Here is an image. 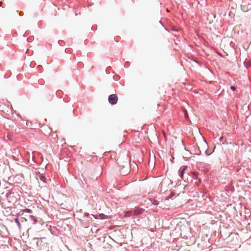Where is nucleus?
<instances>
[{"instance_id":"obj_1","label":"nucleus","mask_w":251,"mask_h":251,"mask_svg":"<svg viewBox=\"0 0 251 251\" xmlns=\"http://www.w3.org/2000/svg\"><path fill=\"white\" fill-rule=\"evenodd\" d=\"M124 164H120V172L121 175L126 176L129 173V169L128 163L126 162L123 163Z\"/></svg>"},{"instance_id":"obj_2","label":"nucleus","mask_w":251,"mask_h":251,"mask_svg":"<svg viewBox=\"0 0 251 251\" xmlns=\"http://www.w3.org/2000/svg\"><path fill=\"white\" fill-rule=\"evenodd\" d=\"M41 130L42 133L46 135H49L51 133V129L48 126L44 125L42 126Z\"/></svg>"},{"instance_id":"obj_3","label":"nucleus","mask_w":251,"mask_h":251,"mask_svg":"<svg viewBox=\"0 0 251 251\" xmlns=\"http://www.w3.org/2000/svg\"><path fill=\"white\" fill-rule=\"evenodd\" d=\"M118 97L115 94L110 95L108 97V101L111 104H115L118 101Z\"/></svg>"},{"instance_id":"obj_4","label":"nucleus","mask_w":251,"mask_h":251,"mask_svg":"<svg viewBox=\"0 0 251 251\" xmlns=\"http://www.w3.org/2000/svg\"><path fill=\"white\" fill-rule=\"evenodd\" d=\"M36 244L37 246L39 247V249L40 250L45 249L47 246V244L46 243H43V241L41 239H37Z\"/></svg>"},{"instance_id":"obj_5","label":"nucleus","mask_w":251,"mask_h":251,"mask_svg":"<svg viewBox=\"0 0 251 251\" xmlns=\"http://www.w3.org/2000/svg\"><path fill=\"white\" fill-rule=\"evenodd\" d=\"M145 211V209L140 207H136L133 210L134 215H138L142 214Z\"/></svg>"},{"instance_id":"obj_6","label":"nucleus","mask_w":251,"mask_h":251,"mask_svg":"<svg viewBox=\"0 0 251 251\" xmlns=\"http://www.w3.org/2000/svg\"><path fill=\"white\" fill-rule=\"evenodd\" d=\"M187 169V166H183L180 168V169L179 170V171H180L179 175H180V177H181L182 178H183V175L184 174V172L185 171V170Z\"/></svg>"},{"instance_id":"obj_7","label":"nucleus","mask_w":251,"mask_h":251,"mask_svg":"<svg viewBox=\"0 0 251 251\" xmlns=\"http://www.w3.org/2000/svg\"><path fill=\"white\" fill-rule=\"evenodd\" d=\"M40 179L44 182H46V177L45 176L40 175L39 176Z\"/></svg>"},{"instance_id":"obj_8","label":"nucleus","mask_w":251,"mask_h":251,"mask_svg":"<svg viewBox=\"0 0 251 251\" xmlns=\"http://www.w3.org/2000/svg\"><path fill=\"white\" fill-rule=\"evenodd\" d=\"M199 136L202 139V143L204 145V146H206V143H205V142L204 141L203 139V137H202L201 135L200 134V133H199Z\"/></svg>"},{"instance_id":"obj_9","label":"nucleus","mask_w":251,"mask_h":251,"mask_svg":"<svg viewBox=\"0 0 251 251\" xmlns=\"http://www.w3.org/2000/svg\"><path fill=\"white\" fill-rule=\"evenodd\" d=\"M183 112L184 113L185 118L186 119H188V113H187V110L186 109H184L183 110Z\"/></svg>"},{"instance_id":"obj_10","label":"nucleus","mask_w":251,"mask_h":251,"mask_svg":"<svg viewBox=\"0 0 251 251\" xmlns=\"http://www.w3.org/2000/svg\"><path fill=\"white\" fill-rule=\"evenodd\" d=\"M132 212V211H126L125 213V216L126 217H129L130 216V214Z\"/></svg>"},{"instance_id":"obj_11","label":"nucleus","mask_w":251,"mask_h":251,"mask_svg":"<svg viewBox=\"0 0 251 251\" xmlns=\"http://www.w3.org/2000/svg\"><path fill=\"white\" fill-rule=\"evenodd\" d=\"M197 146H198V145H197ZM197 147H198V149L197 151H195V153L197 154H199L201 153V151L199 149V147L197 146Z\"/></svg>"},{"instance_id":"obj_12","label":"nucleus","mask_w":251,"mask_h":251,"mask_svg":"<svg viewBox=\"0 0 251 251\" xmlns=\"http://www.w3.org/2000/svg\"><path fill=\"white\" fill-rule=\"evenodd\" d=\"M51 136H52V137L54 139H55V138L57 137V135L56 133H55V132L52 133V134H51Z\"/></svg>"},{"instance_id":"obj_13","label":"nucleus","mask_w":251,"mask_h":251,"mask_svg":"<svg viewBox=\"0 0 251 251\" xmlns=\"http://www.w3.org/2000/svg\"><path fill=\"white\" fill-rule=\"evenodd\" d=\"M26 212L29 213H31L32 212V211L30 209H27L26 210H25Z\"/></svg>"},{"instance_id":"obj_14","label":"nucleus","mask_w":251,"mask_h":251,"mask_svg":"<svg viewBox=\"0 0 251 251\" xmlns=\"http://www.w3.org/2000/svg\"><path fill=\"white\" fill-rule=\"evenodd\" d=\"M231 89L232 90H233V91H234V90H235L236 88H235V87H234V86H231Z\"/></svg>"},{"instance_id":"obj_15","label":"nucleus","mask_w":251,"mask_h":251,"mask_svg":"<svg viewBox=\"0 0 251 251\" xmlns=\"http://www.w3.org/2000/svg\"><path fill=\"white\" fill-rule=\"evenodd\" d=\"M192 174H193V176L194 177H197L196 174L195 173H193Z\"/></svg>"},{"instance_id":"obj_16","label":"nucleus","mask_w":251,"mask_h":251,"mask_svg":"<svg viewBox=\"0 0 251 251\" xmlns=\"http://www.w3.org/2000/svg\"><path fill=\"white\" fill-rule=\"evenodd\" d=\"M163 134L164 135V136L165 138H166V135H165V133L164 131H163Z\"/></svg>"},{"instance_id":"obj_17","label":"nucleus","mask_w":251,"mask_h":251,"mask_svg":"<svg viewBox=\"0 0 251 251\" xmlns=\"http://www.w3.org/2000/svg\"><path fill=\"white\" fill-rule=\"evenodd\" d=\"M162 184H163V182H162L161 183V184H160L161 187L162 186Z\"/></svg>"},{"instance_id":"obj_18","label":"nucleus","mask_w":251,"mask_h":251,"mask_svg":"<svg viewBox=\"0 0 251 251\" xmlns=\"http://www.w3.org/2000/svg\"><path fill=\"white\" fill-rule=\"evenodd\" d=\"M1 2H0V5H1Z\"/></svg>"},{"instance_id":"obj_19","label":"nucleus","mask_w":251,"mask_h":251,"mask_svg":"<svg viewBox=\"0 0 251 251\" xmlns=\"http://www.w3.org/2000/svg\"><path fill=\"white\" fill-rule=\"evenodd\" d=\"M1 2H0V5H1Z\"/></svg>"}]
</instances>
